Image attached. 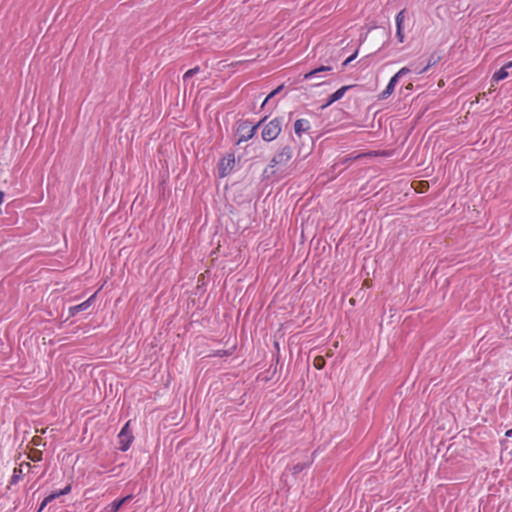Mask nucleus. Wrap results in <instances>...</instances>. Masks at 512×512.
Wrapping results in <instances>:
<instances>
[{
	"mask_svg": "<svg viewBox=\"0 0 512 512\" xmlns=\"http://www.w3.org/2000/svg\"><path fill=\"white\" fill-rule=\"evenodd\" d=\"M294 156L293 148L290 145H284L271 158L269 165L264 169V175L268 178L275 175L277 171H286L289 162Z\"/></svg>",
	"mask_w": 512,
	"mask_h": 512,
	"instance_id": "nucleus-1",
	"label": "nucleus"
},
{
	"mask_svg": "<svg viewBox=\"0 0 512 512\" xmlns=\"http://www.w3.org/2000/svg\"><path fill=\"white\" fill-rule=\"evenodd\" d=\"M282 131V118H274L263 126L261 136L266 142L275 140Z\"/></svg>",
	"mask_w": 512,
	"mask_h": 512,
	"instance_id": "nucleus-2",
	"label": "nucleus"
},
{
	"mask_svg": "<svg viewBox=\"0 0 512 512\" xmlns=\"http://www.w3.org/2000/svg\"><path fill=\"white\" fill-rule=\"evenodd\" d=\"M411 71L408 67H402L395 75H393L388 82L386 88L380 93V99L389 98L394 92L395 86L397 85L399 79L405 75H407Z\"/></svg>",
	"mask_w": 512,
	"mask_h": 512,
	"instance_id": "nucleus-3",
	"label": "nucleus"
},
{
	"mask_svg": "<svg viewBox=\"0 0 512 512\" xmlns=\"http://www.w3.org/2000/svg\"><path fill=\"white\" fill-rule=\"evenodd\" d=\"M118 439L120 444L119 449L123 452L127 451L134 439L132 432L129 429V422H127L119 432Z\"/></svg>",
	"mask_w": 512,
	"mask_h": 512,
	"instance_id": "nucleus-4",
	"label": "nucleus"
},
{
	"mask_svg": "<svg viewBox=\"0 0 512 512\" xmlns=\"http://www.w3.org/2000/svg\"><path fill=\"white\" fill-rule=\"evenodd\" d=\"M235 166V157L233 154L224 156L218 164V174L221 178L231 173Z\"/></svg>",
	"mask_w": 512,
	"mask_h": 512,
	"instance_id": "nucleus-5",
	"label": "nucleus"
},
{
	"mask_svg": "<svg viewBox=\"0 0 512 512\" xmlns=\"http://www.w3.org/2000/svg\"><path fill=\"white\" fill-rule=\"evenodd\" d=\"M266 121V117L260 120L256 125L249 127L248 125H241L240 129L244 131V133L239 137L238 143L243 141L250 140L256 133V130Z\"/></svg>",
	"mask_w": 512,
	"mask_h": 512,
	"instance_id": "nucleus-6",
	"label": "nucleus"
},
{
	"mask_svg": "<svg viewBox=\"0 0 512 512\" xmlns=\"http://www.w3.org/2000/svg\"><path fill=\"white\" fill-rule=\"evenodd\" d=\"M404 20H405V10H401L396 15V19H395V22H396V37H397V39H398V41L400 43H403L404 39H405L404 32H403Z\"/></svg>",
	"mask_w": 512,
	"mask_h": 512,
	"instance_id": "nucleus-7",
	"label": "nucleus"
},
{
	"mask_svg": "<svg viewBox=\"0 0 512 512\" xmlns=\"http://www.w3.org/2000/svg\"><path fill=\"white\" fill-rule=\"evenodd\" d=\"M350 88H352L351 85H348V86H342L341 88H339L338 90H336L334 93H332L328 99H327V102L322 105V108H327L328 106H330L331 104H333L334 102L340 100L344 94L346 93V91H348Z\"/></svg>",
	"mask_w": 512,
	"mask_h": 512,
	"instance_id": "nucleus-8",
	"label": "nucleus"
},
{
	"mask_svg": "<svg viewBox=\"0 0 512 512\" xmlns=\"http://www.w3.org/2000/svg\"><path fill=\"white\" fill-rule=\"evenodd\" d=\"M332 70L331 66H320L318 68H315L307 73L304 74L303 78L304 80H312L314 78H321L324 77L323 73L329 72Z\"/></svg>",
	"mask_w": 512,
	"mask_h": 512,
	"instance_id": "nucleus-9",
	"label": "nucleus"
},
{
	"mask_svg": "<svg viewBox=\"0 0 512 512\" xmlns=\"http://www.w3.org/2000/svg\"><path fill=\"white\" fill-rule=\"evenodd\" d=\"M94 298H95V294L92 295L90 298H88L86 301H84V302H82V303H80L78 305L70 307L69 308V314L71 316H75L77 313L88 309L90 307L91 302H92V300Z\"/></svg>",
	"mask_w": 512,
	"mask_h": 512,
	"instance_id": "nucleus-10",
	"label": "nucleus"
},
{
	"mask_svg": "<svg viewBox=\"0 0 512 512\" xmlns=\"http://www.w3.org/2000/svg\"><path fill=\"white\" fill-rule=\"evenodd\" d=\"M310 129V123L306 119H298L294 123V131L296 135L301 136L303 132Z\"/></svg>",
	"mask_w": 512,
	"mask_h": 512,
	"instance_id": "nucleus-11",
	"label": "nucleus"
},
{
	"mask_svg": "<svg viewBox=\"0 0 512 512\" xmlns=\"http://www.w3.org/2000/svg\"><path fill=\"white\" fill-rule=\"evenodd\" d=\"M512 66H509V63H507L506 65H504L502 68H500L497 72H495L492 76V80L493 81H496V82H499L505 78H507L509 76V72H508V69L511 68Z\"/></svg>",
	"mask_w": 512,
	"mask_h": 512,
	"instance_id": "nucleus-12",
	"label": "nucleus"
},
{
	"mask_svg": "<svg viewBox=\"0 0 512 512\" xmlns=\"http://www.w3.org/2000/svg\"><path fill=\"white\" fill-rule=\"evenodd\" d=\"M132 497H133L132 495H127V496H125V497H123V498H121V499H117V500L113 501V502L108 506V508H109L110 512H117V511L121 508V506H122L123 504H125L126 502H128L129 500H131V499H132Z\"/></svg>",
	"mask_w": 512,
	"mask_h": 512,
	"instance_id": "nucleus-13",
	"label": "nucleus"
},
{
	"mask_svg": "<svg viewBox=\"0 0 512 512\" xmlns=\"http://www.w3.org/2000/svg\"><path fill=\"white\" fill-rule=\"evenodd\" d=\"M200 71V68L199 66H196L194 68H191L189 69L188 71L185 72V74L183 75V80L184 81H187L189 78L193 77L194 75H196L198 72Z\"/></svg>",
	"mask_w": 512,
	"mask_h": 512,
	"instance_id": "nucleus-14",
	"label": "nucleus"
},
{
	"mask_svg": "<svg viewBox=\"0 0 512 512\" xmlns=\"http://www.w3.org/2000/svg\"><path fill=\"white\" fill-rule=\"evenodd\" d=\"M21 475H22V470H21V468H14V470H13V475H12V477H11V481H10V483H11V484H16V483L20 480Z\"/></svg>",
	"mask_w": 512,
	"mask_h": 512,
	"instance_id": "nucleus-15",
	"label": "nucleus"
},
{
	"mask_svg": "<svg viewBox=\"0 0 512 512\" xmlns=\"http://www.w3.org/2000/svg\"><path fill=\"white\" fill-rule=\"evenodd\" d=\"M437 62V59H435L433 56L429 59L427 65L421 69H415V71L418 73V74H422L424 73L425 71H427L431 66L435 65Z\"/></svg>",
	"mask_w": 512,
	"mask_h": 512,
	"instance_id": "nucleus-16",
	"label": "nucleus"
},
{
	"mask_svg": "<svg viewBox=\"0 0 512 512\" xmlns=\"http://www.w3.org/2000/svg\"><path fill=\"white\" fill-rule=\"evenodd\" d=\"M283 88V85H280L278 86L276 89H274L266 98L265 100L263 101L262 103V107L271 99L273 98L275 95H277Z\"/></svg>",
	"mask_w": 512,
	"mask_h": 512,
	"instance_id": "nucleus-17",
	"label": "nucleus"
},
{
	"mask_svg": "<svg viewBox=\"0 0 512 512\" xmlns=\"http://www.w3.org/2000/svg\"><path fill=\"white\" fill-rule=\"evenodd\" d=\"M54 500V496L48 495L44 498V500L41 502L38 512H41L46 505H48L50 502Z\"/></svg>",
	"mask_w": 512,
	"mask_h": 512,
	"instance_id": "nucleus-18",
	"label": "nucleus"
},
{
	"mask_svg": "<svg viewBox=\"0 0 512 512\" xmlns=\"http://www.w3.org/2000/svg\"><path fill=\"white\" fill-rule=\"evenodd\" d=\"M306 468L305 464L298 463L292 467L293 474H298Z\"/></svg>",
	"mask_w": 512,
	"mask_h": 512,
	"instance_id": "nucleus-19",
	"label": "nucleus"
},
{
	"mask_svg": "<svg viewBox=\"0 0 512 512\" xmlns=\"http://www.w3.org/2000/svg\"><path fill=\"white\" fill-rule=\"evenodd\" d=\"M358 52L356 51L354 54L349 56L343 63V66H347L351 61H353L357 57Z\"/></svg>",
	"mask_w": 512,
	"mask_h": 512,
	"instance_id": "nucleus-20",
	"label": "nucleus"
},
{
	"mask_svg": "<svg viewBox=\"0 0 512 512\" xmlns=\"http://www.w3.org/2000/svg\"><path fill=\"white\" fill-rule=\"evenodd\" d=\"M72 486L71 484L66 485L63 489H61L63 495H67L71 492Z\"/></svg>",
	"mask_w": 512,
	"mask_h": 512,
	"instance_id": "nucleus-21",
	"label": "nucleus"
},
{
	"mask_svg": "<svg viewBox=\"0 0 512 512\" xmlns=\"http://www.w3.org/2000/svg\"><path fill=\"white\" fill-rule=\"evenodd\" d=\"M50 496H54V500H55L56 498L63 496V493L61 490H59V491L51 493Z\"/></svg>",
	"mask_w": 512,
	"mask_h": 512,
	"instance_id": "nucleus-22",
	"label": "nucleus"
},
{
	"mask_svg": "<svg viewBox=\"0 0 512 512\" xmlns=\"http://www.w3.org/2000/svg\"><path fill=\"white\" fill-rule=\"evenodd\" d=\"M505 436L507 438H512V429L508 430L506 433H505Z\"/></svg>",
	"mask_w": 512,
	"mask_h": 512,
	"instance_id": "nucleus-23",
	"label": "nucleus"
},
{
	"mask_svg": "<svg viewBox=\"0 0 512 512\" xmlns=\"http://www.w3.org/2000/svg\"><path fill=\"white\" fill-rule=\"evenodd\" d=\"M314 365L317 369L321 368L320 362H317V360H315Z\"/></svg>",
	"mask_w": 512,
	"mask_h": 512,
	"instance_id": "nucleus-24",
	"label": "nucleus"
},
{
	"mask_svg": "<svg viewBox=\"0 0 512 512\" xmlns=\"http://www.w3.org/2000/svg\"><path fill=\"white\" fill-rule=\"evenodd\" d=\"M509 66H512V61L509 62Z\"/></svg>",
	"mask_w": 512,
	"mask_h": 512,
	"instance_id": "nucleus-25",
	"label": "nucleus"
}]
</instances>
